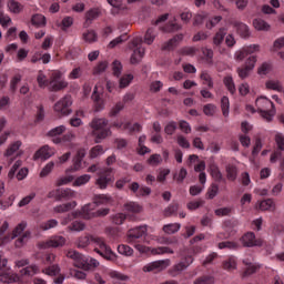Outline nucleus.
I'll return each instance as SVG.
<instances>
[{"label":"nucleus","mask_w":284,"mask_h":284,"mask_svg":"<svg viewBox=\"0 0 284 284\" xmlns=\"http://www.w3.org/2000/svg\"><path fill=\"white\" fill-rule=\"evenodd\" d=\"M90 174H84L77 178L73 182V187H81V185H85V183H90Z\"/></svg>","instance_id":"nucleus-37"},{"label":"nucleus","mask_w":284,"mask_h":284,"mask_svg":"<svg viewBox=\"0 0 284 284\" xmlns=\"http://www.w3.org/2000/svg\"><path fill=\"white\" fill-rule=\"evenodd\" d=\"M275 143L278 150H284V135L283 133H275Z\"/></svg>","instance_id":"nucleus-63"},{"label":"nucleus","mask_w":284,"mask_h":284,"mask_svg":"<svg viewBox=\"0 0 284 284\" xmlns=\"http://www.w3.org/2000/svg\"><path fill=\"white\" fill-rule=\"evenodd\" d=\"M54 170V162H49L40 172V179H45Z\"/></svg>","instance_id":"nucleus-54"},{"label":"nucleus","mask_w":284,"mask_h":284,"mask_svg":"<svg viewBox=\"0 0 284 284\" xmlns=\"http://www.w3.org/2000/svg\"><path fill=\"white\" fill-rule=\"evenodd\" d=\"M21 276H34V274H39V266L31 265L22 268L20 271Z\"/></svg>","instance_id":"nucleus-34"},{"label":"nucleus","mask_w":284,"mask_h":284,"mask_svg":"<svg viewBox=\"0 0 284 284\" xmlns=\"http://www.w3.org/2000/svg\"><path fill=\"white\" fill-rule=\"evenodd\" d=\"M247 55V51L245 49V47H243L242 49L237 50L235 53H234V59L235 61H243Z\"/></svg>","instance_id":"nucleus-62"},{"label":"nucleus","mask_w":284,"mask_h":284,"mask_svg":"<svg viewBox=\"0 0 284 284\" xmlns=\"http://www.w3.org/2000/svg\"><path fill=\"white\" fill-rule=\"evenodd\" d=\"M68 258H72L74 261V267H79L80 270L88 268V262L83 258V255L79 254L77 251H69L67 253Z\"/></svg>","instance_id":"nucleus-17"},{"label":"nucleus","mask_w":284,"mask_h":284,"mask_svg":"<svg viewBox=\"0 0 284 284\" xmlns=\"http://www.w3.org/2000/svg\"><path fill=\"white\" fill-rule=\"evenodd\" d=\"M42 272L43 274H47V276H57L60 274L61 268L59 267V265H53L44 268Z\"/></svg>","instance_id":"nucleus-48"},{"label":"nucleus","mask_w":284,"mask_h":284,"mask_svg":"<svg viewBox=\"0 0 284 284\" xmlns=\"http://www.w3.org/2000/svg\"><path fill=\"white\" fill-rule=\"evenodd\" d=\"M168 267H170V260H160L144 265L142 270L143 272H163Z\"/></svg>","instance_id":"nucleus-15"},{"label":"nucleus","mask_w":284,"mask_h":284,"mask_svg":"<svg viewBox=\"0 0 284 284\" xmlns=\"http://www.w3.org/2000/svg\"><path fill=\"white\" fill-rule=\"evenodd\" d=\"M74 181L73 175H65L55 181V186L61 187V185H68V183H72Z\"/></svg>","instance_id":"nucleus-49"},{"label":"nucleus","mask_w":284,"mask_h":284,"mask_svg":"<svg viewBox=\"0 0 284 284\" xmlns=\"http://www.w3.org/2000/svg\"><path fill=\"white\" fill-rule=\"evenodd\" d=\"M32 23L33 26H45V17L43 14H36L32 17Z\"/></svg>","instance_id":"nucleus-61"},{"label":"nucleus","mask_w":284,"mask_h":284,"mask_svg":"<svg viewBox=\"0 0 284 284\" xmlns=\"http://www.w3.org/2000/svg\"><path fill=\"white\" fill-rule=\"evenodd\" d=\"M110 183H114V174H112V169H106L99 174L95 184L98 187H100V190H105Z\"/></svg>","instance_id":"nucleus-14"},{"label":"nucleus","mask_w":284,"mask_h":284,"mask_svg":"<svg viewBox=\"0 0 284 284\" xmlns=\"http://www.w3.org/2000/svg\"><path fill=\"white\" fill-rule=\"evenodd\" d=\"M101 92H103V85L95 84L93 93L91 95V99L94 103L95 112H101V110L105 109V100L101 98Z\"/></svg>","instance_id":"nucleus-12"},{"label":"nucleus","mask_w":284,"mask_h":284,"mask_svg":"<svg viewBox=\"0 0 284 284\" xmlns=\"http://www.w3.org/2000/svg\"><path fill=\"white\" fill-rule=\"evenodd\" d=\"M151 254L156 255V254H174V251H172L168 246H160L155 248H151Z\"/></svg>","instance_id":"nucleus-51"},{"label":"nucleus","mask_w":284,"mask_h":284,"mask_svg":"<svg viewBox=\"0 0 284 284\" xmlns=\"http://www.w3.org/2000/svg\"><path fill=\"white\" fill-rule=\"evenodd\" d=\"M219 194V185L217 184H211L206 192V199H214Z\"/></svg>","instance_id":"nucleus-58"},{"label":"nucleus","mask_w":284,"mask_h":284,"mask_svg":"<svg viewBox=\"0 0 284 284\" xmlns=\"http://www.w3.org/2000/svg\"><path fill=\"white\" fill-rule=\"evenodd\" d=\"M37 82L39 88H48V85L50 87V82H48V78L45 74H43V71H39Z\"/></svg>","instance_id":"nucleus-46"},{"label":"nucleus","mask_w":284,"mask_h":284,"mask_svg":"<svg viewBox=\"0 0 284 284\" xmlns=\"http://www.w3.org/2000/svg\"><path fill=\"white\" fill-rule=\"evenodd\" d=\"M164 234H176L179 230H181V225L179 223H171L163 226Z\"/></svg>","instance_id":"nucleus-35"},{"label":"nucleus","mask_w":284,"mask_h":284,"mask_svg":"<svg viewBox=\"0 0 284 284\" xmlns=\"http://www.w3.org/2000/svg\"><path fill=\"white\" fill-rule=\"evenodd\" d=\"M258 210L262 212H274L276 210V204L274 200L267 199L258 203Z\"/></svg>","instance_id":"nucleus-24"},{"label":"nucleus","mask_w":284,"mask_h":284,"mask_svg":"<svg viewBox=\"0 0 284 284\" xmlns=\"http://www.w3.org/2000/svg\"><path fill=\"white\" fill-rule=\"evenodd\" d=\"M237 174H239V171L236 170V166L234 165L226 166V176L229 181H236Z\"/></svg>","instance_id":"nucleus-45"},{"label":"nucleus","mask_w":284,"mask_h":284,"mask_svg":"<svg viewBox=\"0 0 284 284\" xmlns=\"http://www.w3.org/2000/svg\"><path fill=\"white\" fill-rule=\"evenodd\" d=\"M63 73L61 71H53L49 81V90L51 92H59L68 88V81L62 79Z\"/></svg>","instance_id":"nucleus-7"},{"label":"nucleus","mask_w":284,"mask_h":284,"mask_svg":"<svg viewBox=\"0 0 284 284\" xmlns=\"http://www.w3.org/2000/svg\"><path fill=\"white\" fill-rule=\"evenodd\" d=\"M129 50H132L130 63H132L133 65H136V63H141V61L143 60V57H145L143 40H141V38H134L129 43Z\"/></svg>","instance_id":"nucleus-5"},{"label":"nucleus","mask_w":284,"mask_h":284,"mask_svg":"<svg viewBox=\"0 0 284 284\" xmlns=\"http://www.w3.org/2000/svg\"><path fill=\"white\" fill-rule=\"evenodd\" d=\"M255 106L265 121H272V119H274V114H276V111H274V103H272V100L267 99V97L257 98L255 100Z\"/></svg>","instance_id":"nucleus-4"},{"label":"nucleus","mask_w":284,"mask_h":284,"mask_svg":"<svg viewBox=\"0 0 284 284\" xmlns=\"http://www.w3.org/2000/svg\"><path fill=\"white\" fill-rule=\"evenodd\" d=\"M42 247H63L65 245V237L55 235L50 237L47 242H43Z\"/></svg>","instance_id":"nucleus-20"},{"label":"nucleus","mask_w":284,"mask_h":284,"mask_svg":"<svg viewBox=\"0 0 284 284\" xmlns=\"http://www.w3.org/2000/svg\"><path fill=\"white\" fill-rule=\"evenodd\" d=\"M155 38L156 34L154 33V29H148L144 36V43H146L148 45H152V43H154Z\"/></svg>","instance_id":"nucleus-52"},{"label":"nucleus","mask_w":284,"mask_h":284,"mask_svg":"<svg viewBox=\"0 0 284 284\" xmlns=\"http://www.w3.org/2000/svg\"><path fill=\"white\" fill-rule=\"evenodd\" d=\"M224 85L227 88L231 94H234L236 92V85L234 84V79H232L231 75H226L224 78Z\"/></svg>","instance_id":"nucleus-40"},{"label":"nucleus","mask_w":284,"mask_h":284,"mask_svg":"<svg viewBox=\"0 0 284 284\" xmlns=\"http://www.w3.org/2000/svg\"><path fill=\"white\" fill-rule=\"evenodd\" d=\"M69 230L71 232H83L85 230V224L79 221H74L70 226Z\"/></svg>","instance_id":"nucleus-60"},{"label":"nucleus","mask_w":284,"mask_h":284,"mask_svg":"<svg viewBox=\"0 0 284 284\" xmlns=\"http://www.w3.org/2000/svg\"><path fill=\"white\" fill-rule=\"evenodd\" d=\"M161 163H163V158L161 156V154H152L148 159V164L152 165L153 168H156V165H161Z\"/></svg>","instance_id":"nucleus-42"},{"label":"nucleus","mask_w":284,"mask_h":284,"mask_svg":"<svg viewBox=\"0 0 284 284\" xmlns=\"http://www.w3.org/2000/svg\"><path fill=\"white\" fill-rule=\"evenodd\" d=\"M54 154H55V151L53 148H50L49 145H44L34 153L33 159L34 161L39 159H43L45 161L51 156H54Z\"/></svg>","instance_id":"nucleus-19"},{"label":"nucleus","mask_w":284,"mask_h":284,"mask_svg":"<svg viewBox=\"0 0 284 284\" xmlns=\"http://www.w3.org/2000/svg\"><path fill=\"white\" fill-rule=\"evenodd\" d=\"M200 79L203 85H207V88H214V83L212 82V77H210L207 72H202Z\"/></svg>","instance_id":"nucleus-57"},{"label":"nucleus","mask_w":284,"mask_h":284,"mask_svg":"<svg viewBox=\"0 0 284 284\" xmlns=\"http://www.w3.org/2000/svg\"><path fill=\"white\" fill-rule=\"evenodd\" d=\"M65 132V125H60L54 129H51L48 132V136H50L53 141V143H61L62 141H72L74 139V135L72 133H67L63 139L59 138L61 134Z\"/></svg>","instance_id":"nucleus-10"},{"label":"nucleus","mask_w":284,"mask_h":284,"mask_svg":"<svg viewBox=\"0 0 284 284\" xmlns=\"http://www.w3.org/2000/svg\"><path fill=\"white\" fill-rule=\"evenodd\" d=\"M134 248L140 253V254H152V248L142 244V243H135Z\"/></svg>","instance_id":"nucleus-56"},{"label":"nucleus","mask_w":284,"mask_h":284,"mask_svg":"<svg viewBox=\"0 0 284 284\" xmlns=\"http://www.w3.org/2000/svg\"><path fill=\"white\" fill-rule=\"evenodd\" d=\"M163 30L164 32H176V30H181V27L176 23V19L173 18Z\"/></svg>","instance_id":"nucleus-50"},{"label":"nucleus","mask_w":284,"mask_h":284,"mask_svg":"<svg viewBox=\"0 0 284 284\" xmlns=\"http://www.w3.org/2000/svg\"><path fill=\"white\" fill-rule=\"evenodd\" d=\"M74 207H77V203L73 201V202H69V203L55 206L54 212H57L58 214H61L62 212H70V210H74Z\"/></svg>","instance_id":"nucleus-33"},{"label":"nucleus","mask_w":284,"mask_h":284,"mask_svg":"<svg viewBox=\"0 0 284 284\" xmlns=\"http://www.w3.org/2000/svg\"><path fill=\"white\" fill-rule=\"evenodd\" d=\"M36 196H37L36 193H30L29 195L22 197L18 203V207H26V205H30V203L34 201Z\"/></svg>","instance_id":"nucleus-44"},{"label":"nucleus","mask_w":284,"mask_h":284,"mask_svg":"<svg viewBox=\"0 0 284 284\" xmlns=\"http://www.w3.org/2000/svg\"><path fill=\"white\" fill-rule=\"evenodd\" d=\"M221 108L223 116H230V99L227 97L222 98Z\"/></svg>","instance_id":"nucleus-43"},{"label":"nucleus","mask_w":284,"mask_h":284,"mask_svg":"<svg viewBox=\"0 0 284 284\" xmlns=\"http://www.w3.org/2000/svg\"><path fill=\"white\" fill-rule=\"evenodd\" d=\"M119 254H122V256H132L134 254V250L125 244H120L118 246Z\"/></svg>","instance_id":"nucleus-38"},{"label":"nucleus","mask_w":284,"mask_h":284,"mask_svg":"<svg viewBox=\"0 0 284 284\" xmlns=\"http://www.w3.org/2000/svg\"><path fill=\"white\" fill-rule=\"evenodd\" d=\"M8 10L9 12H12L13 14H19L23 12V4L17 0H9L8 3Z\"/></svg>","instance_id":"nucleus-26"},{"label":"nucleus","mask_w":284,"mask_h":284,"mask_svg":"<svg viewBox=\"0 0 284 284\" xmlns=\"http://www.w3.org/2000/svg\"><path fill=\"white\" fill-rule=\"evenodd\" d=\"M21 145H23L21 140L11 142L3 153L4 159H8V161L11 163L12 161H16V159H19V156L23 154V151H21Z\"/></svg>","instance_id":"nucleus-9"},{"label":"nucleus","mask_w":284,"mask_h":284,"mask_svg":"<svg viewBox=\"0 0 284 284\" xmlns=\"http://www.w3.org/2000/svg\"><path fill=\"white\" fill-rule=\"evenodd\" d=\"M110 203H112V197H110L109 195H95L93 203L84 205L80 214L82 219L87 220L94 219L95 216H108V214H110L109 209H103L98 212H95L94 210L97 205H110Z\"/></svg>","instance_id":"nucleus-2"},{"label":"nucleus","mask_w":284,"mask_h":284,"mask_svg":"<svg viewBox=\"0 0 284 284\" xmlns=\"http://www.w3.org/2000/svg\"><path fill=\"white\" fill-rule=\"evenodd\" d=\"M77 192L72 191V189H63V190H55L49 192V199H57L61 201V199H75Z\"/></svg>","instance_id":"nucleus-16"},{"label":"nucleus","mask_w":284,"mask_h":284,"mask_svg":"<svg viewBox=\"0 0 284 284\" xmlns=\"http://www.w3.org/2000/svg\"><path fill=\"white\" fill-rule=\"evenodd\" d=\"M233 28H235L236 32L240 33L241 37H250V28L245 23L241 22H233L232 23Z\"/></svg>","instance_id":"nucleus-28"},{"label":"nucleus","mask_w":284,"mask_h":284,"mask_svg":"<svg viewBox=\"0 0 284 284\" xmlns=\"http://www.w3.org/2000/svg\"><path fill=\"white\" fill-rule=\"evenodd\" d=\"M90 243L95 245L94 252L100 254L106 261H116V254L112 252V248L105 244V240L103 237L94 236V235H84L79 237L77 241V247H88Z\"/></svg>","instance_id":"nucleus-1"},{"label":"nucleus","mask_w":284,"mask_h":284,"mask_svg":"<svg viewBox=\"0 0 284 284\" xmlns=\"http://www.w3.org/2000/svg\"><path fill=\"white\" fill-rule=\"evenodd\" d=\"M113 128H118L119 130H129L130 132H141V124L139 123H123V122H114Z\"/></svg>","instance_id":"nucleus-22"},{"label":"nucleus","mask_w":284,"mask_h":284,"mask_svg":"<svg viewBox=\"0 0 284 284\" xmlns=\"http://www.w3.org/2000/svg\"><path fill=\"white\" fill-rule=\"evenodd\" d=\"M53 111L58 116H69V114H72V97L65 95L61 98L53 105Z\"/></svg>","instance_id":"nucleus-6"},{"label":"nucleus","mask_w":284,"mask_h":284,"mask_svg":"<svg viewBox=\"0 0 284 284\" xmlns=\"http://www.w3.org/2000/svg\"><path fill=\"white\" fill-rule=\"evenodd\" d=\"M105 150L101 145H95L90 151L91 159H97L98 156H101V154H104Z\"/></svg>","instance_id":"nucleus-55"},{"label":"nucleus","mask_w":284,"mask_h":284,"mask_svg":"<svg viewBox=\"0 0 284 284\" xmlns=\"http://www.w3.org/2000/svg\"><path fill=\"white\" fill-rule=\"evenodd\" d=\"M256 61H258L256 55H251L246 59L244 67L237 69L240 79H247L252 74V71L256 68Z\"/></svg>","instance_id":"nucleus-11"},{"label":"nucleus","mask_w":284,"mask_h":284,"mask_svg":"<svg viewBox=\"0 0 284 284\" xmlns=\"http://www.w3.org/2000/svg\"><path fill=\"white\" fill-rule=\"evenodd\" d=\"M253 27L255 28V30H257L260 32H270V29L272 28L270 26V23H267L263 19H255V20H253Z\"/></svg>","instance_id":"nucleus-25"},{"label":"nucleus","mask_w":284,"mask_h":284,"mask_svg":"<svg viewBox=\"0 0 284 284\" xmlns=\"http://www.w3.org/2000/svg\"><path fill=\"white\" fill-rule=\"evenodd\" d=\"M244 247H256L263 245V240H256V235L254 233L248 232L244 234L241 239Z\"/></svg>","instance_id":"nucleus-18"},{"label":"nucleus","mask_w":284,"mask_h":284,"mask_svg":"<svg viewBox=\"0 0 284 284\" xmlns=\"http://www.w3.org/2000/svg\"><path fill=\"white\" fill-rule=\"evenodd\" d=\"M227 34V29L221 28L215 36L213 37V43L214 45H221L223 43V40L225 39V36Z\"/></svg>","instance_id":"nucleus-30"},{"label":"nucleus","mask_w":284,"mask_h":284,"mask_svg":"<svg viewBox=\"0 0 284 284\" xmlns=\"http://www.w3.org/2000/svg\"><path fill=\"white\" fill-rule=\"evenodd\" d=\"M210 174L213 179H215V181H221V179H223V174H221V171L216 164L210 165Z\"/></svg>","instance_id":"nucleus-47"},{"label":"nucleus","mask_w":284,"mask_h":284,"mask_svg":"<svg viewBox=\"0 0 284 284\" xmlns=\"http://www.w3.org/2000/svg\"><path fill=\"white\" fill-rule=\"evenodd\" d=\"M244 265H246L245 274H254L257 270H261V265L252 262V260H244Z\"/></svg>","instance_id":"nucleus-32"},{"label":"nucleus","mask_w":284,"mask_h":284,"mask_svg":"<svg viewBox=\"0 0 284 284\" xmlns=\"http://www.w3.org/2000/svg\"><path fill=\"white\" fill-rule=\"evenodd\" d=\"M132 81H134V75H132L131 73L124 74L123 77L120 78L119 88L121 89L128 88V85H130Z\"/></svg>","instance_id":"nucleus-36"},{"label":"nucleus","mask_w":284,"mask_h":284,"mask_svg":"<svg viewBox=\"0 0 284 284\" xmlns=\"http://www.w3.org/2000/svg\"><path fill=\"white\" fill-rule=\"evenodd\" d=\"M124 212H126V214H141L143 206L135 202H129L124 204Z\"/></svg>","instance_id":"nucleus-23"},{"label":"nucleus","mask_w":284,"mask_h":284,"mask_svg":"<svg viewBox=\"0 0 284 284\" xmlns=\"http://www.w3.org/2000/svg\"><path fill=\"white\" fill-rule=\"evenodd\" d=\"M85 156V151L80 149L77 155L73 158V165L72 168L68 169L67 172H79L81 170V161H83Z\"/></svg>","instance_id":"nucleus-21"},{"label":"nucleus","mask_w":284,"mask_h":284,"mask_svg":"<svg viewBox=\"0 0 284 284\" xmlns=\"http://www.w3.org/2000/svg\"><path fill=\"white\" fill-rule=\"evenodd\" d=\"M82 39L85 41V43H95V41L99 39V36L97 34V31L88 30L82 33Z\"/></svg>","instance_id":"nucleus-29"},{"label":"nucleus","mask_w":284,"mask_h":284,"mask_svg":"<svg viewBox=\"0 0 284 284\" xmlns=\"http://www.w3.org/2000/svg\"><path fill=\"white\" fill-rule=\"evenodd\" d=\"M179 41H183V34H179L171 39L166 44H164V50H172L173 48H176Z\"/></svg>","instance_id":"nucleus-39"},{"label":"nucleus","mask_w":284,"mask_h":284,"mask_svg":"<svg viewBox=\"0 0 284 284\" xmlns=\"http://www.w3.org/2000/svg\"><path fill=\"white\" fill-rule=\"evenodd\" d=\"M223 267L229 272H232V270H236V258L230 257L227 261L223 263Z\"/></svg>","instance_id":"nucleus-59"},{"label":"nucleus","mask_w":284,"mask_h":284,"mask_svg":"<svg viewBox=\"0 0 284 284\" xmlns=\"http://www.w3.org/2000/svg\"><path fill=\"white\" fill-rule=\"evenodd\" d=\"M108 120L105 119H94L90 123V128L92 129V136L95 139V143H101L103 139H108L112 132L108 129Z\"/></svg>","instance_id":"nucleus-3"},{"label":"nucleus","mask_w":284,"mask_h":284,"mask_svg":"<svg viewBox=\"0 0 284 284\" xmlns=\"http://www.w3.org/2000/svg\"><path fill=\"white\" fill-rule=\"evenodd\" d=\"M145 234H148V225L133 227L126 233V243L134 244L138 239H142Z\"/></svg>","instance_id":"nucleus-13"},{"label":"nucleus","mask_w":284,"mask_h":284,"mask_svg":"<svg viewBox=\"0 0 284 284\" xmlns=\"http://www.w3.org/2000/svg\"><path fill=\"white\" fill-rule=\"evenodd\" d=\"M266 90H273L274 92H283V84L278 80H267L265 82Z\"/></svg>","instance_id":"nucleus-27"},{"label":"nucleus","mask_w":284,"mask_h":284,"mask_svg":"<svg viewBox=\"0 0 284 284\" xmlns=\"http://www.w3.org/2000/svg\"><path fill=\"white\" fill-rule=\"evenodd\" d=\"M17 200V195L11 194L4 200H0V210H8V207H12L14 205V201Z\"/></svg>","instance_id":"nucleus-31"},{"label":"nucleus","mask_w":284,"mask_h":284,"mask_svg":"<svg viewBox=\"0 0 284 284\" xmlns=\"http://www.w3.org/2000/svg\"><path fill=\"white\" fill-rule=\"evenodd\" d=\"M8 260L0 255V281L2 283H17V281H23L22 277L11 275L10 268L7 266Z\"/></svg>","instance_id":"nucleus-8"},{"label":"nucleus","mask_w":284,"mask_h":284,"mask_svg":"<svg viewBox=\"0 0 284 284\" xmlns=\"http://www.w3.org/2000/svg\"><path fill=\"white\" fill-rule=\"evenodd\" d=\"M270 72H272V64L267 62L262 63L257 69V74L261 77H265L266 74H270Z\"/></svg>","instance_id":"nucleus-41"},{"label":"nucleus","mask_w":284,"mask_h":284,"mask_svg":"<svg viewBox=\"0 0 284 284\" xmlns=\"http://www.w3.org/2000/svg\"><path fill=\"white\" fill-rule=\"evenodd\" d=\"M212 283H214V277L212 276H202L194 282V284H212Z\"/></svg>","instance_id":"nucleus-64"},{"label":"nucleus","mask_w":284,"mask_h":284,"mask_svg":"<svg viewBox=\"0 0 284 284\" xmlns=\"http://www.w3.org/2000/svg\"><path fill=\"white\" fill-rule=\"evenodd\" d=\"M185 262H181L178 265H175V270L178 272H181L183 270H185L189 265H192L194 258H192V256H187L184 258Z\"/></svg>","instance_id":"nucleus-53"}]
</instances>
